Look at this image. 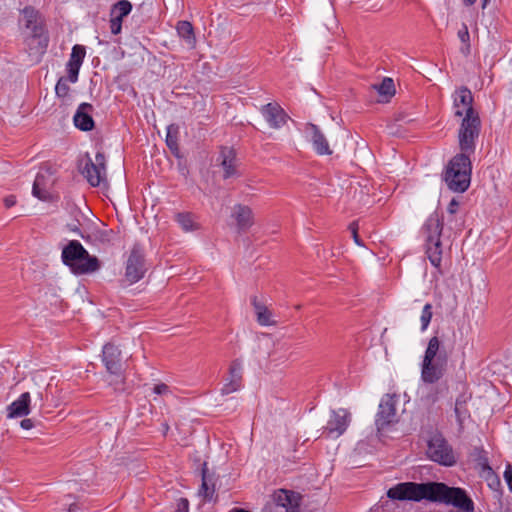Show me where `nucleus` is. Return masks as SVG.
<instances>
[{
    "label": "nucleus",
    "mask_w": 512,
    "mask_h": 512,
    "mask_svg": "<svg viewBox=\"0 0 512 512\" xmlns=\"http://www.w3.org/2000/svg\"><path fill=\"white\" fill-rule=\"evenodd\" d=\"M387 496L392 500H410L419 502L423 499L443 503L457 508L460 512H474L473 500L460 487H450L441 482H403L391 487Z\"/></svg>",
    "instance_id": "obj_1"
},
{
    "label": "nucleus",
    "mask_w": 512,
    "mask_h": 512,
    "mask_svg": "<svg viewBox=\"0 0 512 512\" xmlns=\"http://www.w3.org/2000/svg\"><path fill=\"white\" fill-rule=\"evenodd\" d=\"M21 15L19 23L29 32L24 40L27 50L30 55L40 56L48 46L43 18L32 6L22 9Z\"/></svg>",
    "instance_id": "obj_2"
},
{
    "label": "nucleus",
    "mask_w": 512,
    "mask_h": 512,
    "mask_svg": "<svg viewBox=\"0 0 512 512\" xmlns=\"http://www.w3.org/2000/svg\"><path fill=\"white\" fill-rule=\"evenodd\" d=\"M61 260L75 275L92 274L100 269V261L90 255L77 240H70L61 252Z\"/></svg>",
    "instance_id": "obj_3"
},
{
    "label": "nucleus",
    "mask_w": 512,
    "mask_h": 512,
    "mask_svg": "<svg viewBox=\"0 0 512 512\" xmlns=\"http://www.w3.org/2000/svg\"><path fill=\"white\" fill-rule=\"evenodd\" d=\"M471 179V161L467 154L454 156L445 171L444 180L448 188L454 192H464L468 189Z\"/></svg>",
    "instance_id": "obj_4"
},
{
    "label": "nucleus",
    "mask_w": 512,
    "mask_h": 512,
    "mask_svg": "<svg viewBox=\"0 0 512 512\" xmlns=\"http://www.w3.org/2000/svg\"><path fill=\"white\" fill-rule=\"evenodd\" d=\"M442 230L443 223L437 213L431 214L422 228L427 257L436 268L440 267L442 261Z\"/></svg>",
    "instance_id": "obj_5"
},
{
    "label": "nucleus",
    "mask_w": 512,
    "mask_h": 512,
    "mask_svg": "<svg viewBox=\"0 0 512 512\" xmlns=\"http://www.w3.org/2000/svg\"><path fill=\"white\" fill-rule=\"evenodd\" d=\"M481 131V120L479 114L468 115L460 118L458 129V145L461 150L460 154L471 155L475 151L476 141Z\"/></svg>",
    "instance_id": "obj_6"
},
{
    "label": "nucleus",
    "mask_w": 512,
    "mask_h": 512,
    "mask_svg": "<svg viewBox=\"0 0 512 512\" xmlns=\"http://www.w3.org/2000/svg\"><path fill=\"white\" fill-rule=\"evenodd\" d=\"M83 176L87 179L88 183L93 187L107 186V170L106 159L102 152L95 155L92 160L87 157L85 166L82 169Z\"/></svg>",
    "instance_id": "obj_7"
},
{
    "label": "nucleus",
    "mask_w": 512,
    "mask_h": 512,
    "mask_svg": "<svg viewBox=\"0 0 512 512\" xmlns=\"http://www.w3.org/2000/svg\"><path fill=\"white\" fill-rule=\"evenodd\" d=\"M427 455L432 461L444 466H452L456 462L452 448L441 435L431 437Z\"/></svg>",
    "instance_id": "obj_8"
},
{
    "label": "nucleus",
    "mask_w": 512,
    "mask_h": 512,
    "mask_svg": "<svg viewBox=\"0 0 512 512\" xmlns=\"http://www.w3.org/2000/svg\"><path fill=\"white\" fill-rule=\"evenodd\" d=\"M147 271L144 253L139 246L131 250L125 267V278L133 284L140 281Z\"/></svg>",
    "instance_id": "obj_9"
},
{
    "label": "nucleus",
    "mask_w": 512,
    "mask_h": 512,
    "mask_svg": "<svg viewBox=\"0 0 512 512\" xmlns=\"http://www.w3.org/2000/svg\"><path fill=\"white\" fill-rule=\"evenodd\" d=\"M453 114L457 118L476 115L478 112L473 107V95L466 87L457 89L453 94Z\"/></svg>",
    "instance_id": "obj_10"
},
{
    "label": "nucleus",
    "mask_w": 512,
    "mask_h": 512,
    "mask_svg": "<svg viewBox=\"0 0 512 512\" xmlns=\"http://www.w3.org/2000/svg\"><path fill=\"white\" fill-rule=\"evenodd\" d=\"M447 358L439 355L437 359L424 358L422 362L421 378L425 383L433 384L440 380L446 370Z\"/></svg>",
    "instance_id": "obj_11"
},
{
    "label": "nucleus",
    "mask_w": 512,
    "mask_h": 512,
    "mask_svg": "<svg viewBox=\"0 0 512 512\" xmlns=\"http://www.w3.org/2000/svg\"><path fill=\"white\" fill-rule=\"evenodd\" d=\"M396 404L395 395L385 394L382 397L375 420L378 430L384 429L396 420Z\"/></svg>",
    "instance_id": "obj_12"
},
{
    "label": "nucleus",
    "mask_w": 512,
    "mask_h": 512,
    "mask_svg": "<svg viewBox=\"0 0 512 512\" xmlns=\"http://www.w3.org/2000/svg\"><path fill=\"white\" fill-rule=\"evenodd\" d=\"M349 423L350 413L346 409L333 410L324 427V433H326L328 437L338 438L346 431Z\"/></svg>",
    "instance_id": "obj_13"
},
{
    "label": "nucleus",
    "mask_w": 512,
    "mask_h": 512,
    "mask_svg": "<svg viewBox=\"0 0 512 512\" xmlns=\"http://www.w3.org/2000/svg\"><path fill=\"white\" fill-rule=\"evenodd\" d=\"M224 381L221 389L222 394L228 395L242 388L243 363L241 360L235 359L230 363L228 375Z\"/></svg>",
    "instance_id": "obj_14"
},
{
    "label": "nucleus",
    "mask_w": 512,
    "mask_h": 512,
    "mask_svg": "<svg viewBox=\"0 0 512 512\" xmlns=\"http://www.w3.org/2000/svg\"><path fill=\"white\" fill-rule=\"evenodd\" d=\"M102 353V361L107 372L122 381L121 351L112 344H106Z\"/></svg>",
    "instance_id": "obj_15"
},
{
    "label": "nucleus",
    "mask_w": 512,
    "mask_h": 512,
    "mask_svg": "<svg viewBox=\"0 0 512 512\" xmlns=\"http://www.w3.org/2000/svg\"><path fill=\"white\" fill-rule=\"evenodd\" d=\"M275 506L284 508L285 512H299L300 496L298 493L280 489L274 493Z\"/></svg>",
    "instance_id": "obj_16"
},
{
    "label": "nucleus",
    "mask_w": 512,
    "mask_h": 512,
    "mask_svg": "<svg viewBox=\"0 0 512 512\" xmlns=\"http://www.w3.org/2000/svg\"><path fill=\"white\" fill-rule=\"evenodd\" d=\"M262 115L270 127L279 129L286 124L287 114L276 103H268L262 107Z\"/></svg>",
    "instance_id": "obj_17"
},
{
    "label": "nucleus",
    "mask_w": 512,
    "mask_h": 512,
    "mask_svg": "<svg viewBox=\"0 0 512 512\" xmlns=\"http://www.w3.org/2000/svg\"><path fill=\"white\" fill-rule=\"evenodd\" d=\"M306 130L310 135V139H311L313 148L317 154H319V155H331L332 154V150L329 147L328 141L318 126L310 123L307 125Z\"/></svg>",
    "instance_id": "obj_18"
},
{
    "label": "nucleus",
    "mask_w": 512,
    "mask_h": 512,
    "mask_svg": "<svg viewBox=\"0 0 512 512\" xmlns=\"http://www.w3.org/2000/svg\"><path fill=\"white\" fill-rule=\"evenodd\" d=\"M240 231L248 230L254 223L253 212L249 206L236 204L233 207L231 215Z\"/></svg>",
    "instance_id": "obj_19"
},
{
    "label": "nucleus",
    "mask_w": 512,
    "mask_h": 512,
    "mask_svg": "<svg viewBox=\"0 0 512 512\" xmlns=\"http://www.w3.org/2000/svg\"><path fill=\"white\" fill-rule=\"evenodd\" d=\"M92 110V105L89 103H82L79 105L75 115L74 124L82 131H90L94 127V120L89 114Z\"/></svg>",
    "instance_id": "obj_20"
},
{
    "label": "nucleus",
    "mask_w": 512,
    "mask_h": 512,
    "mask_svg": "<svg viewBox=\"0 0 512 512\" xmlns=\"http://www.w3.org/2000/svg\"><path fill=\"white\" fill-rule=\"evenodd\" d=\"M31 397L29 392L22 393L19 398L13 401L7 408L9 418H18L30 413Z\"/></svg>",
    "instance_id": "obj_21"
},
{
    "label": "nucleus",
    "mask_w": 512,
    "mask_h": 512,
    "mask_svg": "<svg viewBox=\"0 0 512 512\" xmlns=\"http://www.w3.org/2000/svg\"><path fill=\"white\" fill-rule=\"evenodd\" d=\"M252 306L254 307L256 320L261 326H274L276 321L273 319V313L266 305L259 302L256 296L251 298Z\"/></svg>",
    "instance_id": "obj_22"
},
{
    "label": "nucleus",
    "mask_w": 512,
    "mask_h": 512,
    "mask_svg": "<svg viewBox=\"0 0 512 512\" xmlns=\"http://www.w3.org/2000/svg\"><path fill=\"white\" fill-rule=\"evenodd\" d=\"M176 30L179 37L186 42L188 48L194 49L196 47L194 28L189 21H179Z\"/></svg>",
    "instance_id": "obj_23"
},
{
    "label": "nucleus",
    "mask_w": 512,
    "mask_h": 512,
    "mask_svg": "<svg viewBox=\"0 0 512 512\" xmlns=\"http://www.w3.org/2000/svg\"><path fill=\"white\" fill-rule=\"evenodd\" d=\"M221 157V165L224 169V178L234 176L236 174L234 152L231 149L225 148L221 151Z\"/></svg>",
    "instance_id": "obj_24"
},
{
    "label": "nucleus",
    "mask_w": 512,
    "mask_h": 512,
    "mask_svg": "<svg viewBox=\"0 0 512 512\" xmlns=\"http://www.w3.org/2000/svg\"><path fill=\"white\" fill-rule=\"evenodd\" d=\"M132 10V4L128 0H121L114 4L110 11L111 19L122 22Z\"/></svg>",
    "instance_id": "obj_25"
},
{
    "label": "nucleus",
    "mask_w": 512,
    "mask_h": 512,
    "mask_svg": "<svg viewBox=\"0 0 512 512\" xmlns=\"http://www.w3.org/2000/svg\"><path fill=\"white\" fill-rule=\"evenodd\" d=\"M45 180V175L38 173L32 188V194L42 201H46L50 198V193L45 187Z\"/></svg>",
    "instance_id": "obj_26"
},
{
    "label": "nucleus",
    "mask_w": 512,
    "mask_h": 512,
    "mask_svg": "<svg viewBox=\"0 0 512 512\" xmlns=\"http://www.w3.org/2000/svg\"><path fill=\"white\" fill-rule=\"evenodd\" d=\"M373 88L383 97V101H388L395 94V85L392 78L386 77L380 84L373 85Z\"/></svg>",
    "instance_id": "obj_27"
},
{
    "label": "nucleus",
    "mask_w": 512,
    "mask_h": 512,
    "mask_svg": "<svg viewBox=\"0 0 512 512\" xmlns=\"http://www.w3.org/2000/svg\"><path fill=\"white\" fill-rule=\"evenodd\" d=\"M176 221L185 232H191L199 228L191 213H178Z\"/></svg>",
    "instance_id": "obj_28"
},
{
    "label": "nucleus",
    "mask_w": 512,
    "mask_h": 512,
    "mask_svg": "<svg viewBox=\"0 0 512 512\" xmlns=\"http://www.w3.org/2000/svg\"><path fill=\"white\" fill-rule=\"evenodd\" d=\"M214 485L210 486L207 481L206 477V463L204 464L203 470H202V484L199 489V495L204 498L206 501H212L214 496Z\"/></svg>",
    "instance_id": "obj_29"
},
{
    "label": "nucleus",
    "mask_w": 512,
    "mask_h": 512,
    "mask_svg": "<svg viewBox=\"0 0 512 512\" xmlns=\"http://www.w3.org/2000/svg\"><path fill=\"white\" fill-rule=\"evenodd\" d=\"M85 54H86V51H85V48L84 46H81V45H75L73 48H72V52H71V55H70V59L67 63V66H77V67H81L82 63H83V60H84V57H85Z\"/></svg>",
    "instance_id": "obj_30"
},
{
    "label": "nucleus",
    "mask_w": 512,
    "mask_h": 512,
    "mask_svg": "<svg viewBox=\"0 0 512 512\" xmlns=\"http://www.w3.org/2000/svg\"><path fill=\"white\" fill-rule=\"evenodd\" d=\"M457 35L463 44L460 51L462 54L467 56L470 53V34L468 31V27L465 24H463L462 28L458 31Z\"/></svg>",
    "instance_id": "obj_31"
},
{
    "label": "nucleus",
    "mask_w": 512,
    "mask_h": 512,
    "mask_svg": "<svg viewBox=\"0 0 512 512\" xmlns=\"http://www.w3.org/2000/svg\"><path fill=\"white\" fill-rule=\"evenodd\" d=\"M439 349H440V340L438 339V337L433 336L432 338H430V340L428 342V346L426 348L424 358H428V359H432V360L437 359L439 356L438 355Z\"/></svg>",
    "instance_id": "obj_32"
},
{
    "label": "nucleus",
    "mask_w": 512,
    "mask_h": 512,
    "mask_svg": "<svg viewBox=\"0 0 512 512\" xmlns=\"http://www.w3.org/2000/svg\"><path fill=\"white\" fill-rule=\"evenodd\" d=\"M177 133H178V127L177 126H175V125L168 126V128H167V136H166V143H167L168 147L172 151H177L178 150Z\"/></svg>",
    "instance_id": "obj_33"
},
{
    "label": "nucleus",
    "mask_w": 512,
    "mask_h": 512,
    "mask_svg": "<svg viewBox=\"0 0 512 512\" xmlns=\"http://www.w3.org/2000/svg\"><path fill=\"white\" fill-rule=\"evenodd\" d=\"M432 315H433L432 305L430 303L425 304L422 309V313H421V317H420L422 331H425L428 328V326L431 322V319H432Z\"/></svg>",
    "instance_id": "obj_34"
},
{
    "label": "nucleus",
    "mask_w": 512,
    "mask_h": 512,
    "mask_svg": "<svg viewBox=\"0 0 512 512\" xmlns=\"http://www.w3.org/2000/svg\"><path fill=\"white\" fill-rule=\"evenodd\" d=\"M465 404L466 399L463 396L456 399L454 411L460 423L462 422L463 418H465L467 415Z\"/></svg>",
    "instance_id": "obj_35"
},
{
    "label": "nucleus",
    "mask_w": 512,
    "mask_h": 512,
    "mask_svg": "<svg viewBox=\"0 0 512 512\" xmlns=\"http://www.w3.org/2000/svg\"><path fill=\"white\" fill-rule=\"evenodd\" d=\"M55 92L59 97H65L68 95L69 86L65 78H60L55 86Z\"/></svg>",
    "instance_id": "obj_36"
},
{
    "label": "nucleus",
    "mask_w": 512,
    "mask_h": 512,
    "mask_svg": "<svg viewBox=\"0 0 512 512\" xmlns=\"http://www.w3.org/2000/svg\"><path fill=\"white\" fill-rule=\"evenodd\" d=\"M348 229L351 232L355 244H357L358 246H363V243L358 235V223L356 221L350 223Z\"/></svg>",
    "instance_id": "obj_37"
},
{
    "label": "nucleus",
    "mask_w": 512,
    "mask_h": 512,
    "mask_svg": "<svg viewBox=\"0 0 512 512\" xmlns=\"http://www.w3.org/2000/svg\"><path fill=\"white\" fill-rule=\"evenodd\" d=\"M79 70H80V67H77L75 65L67 66L68 77L66 80L70 81L71 83L77 82Z\"/></svg>",
    "instance_id": "obj_38"
},
{
    "label": "nucleus",
    "mask_w": 512,
    "mask_h": 512,
    "mask_svg": "<svg viewBox=\"0 0 512 512\" xmlns=\"http://www.w3.org/2000/svg\"><path fill=\"white\" fill-rule=\"evenodd\" d=\"M487 470L488 474L490 475V478H488L489 487L492 488L493 490H497L501 485L500 480L497 476L493 474L492 469L490 467H488Z\"/></svg>",
    "instance_id": "obj_39"
},
{
    "label": "nucleus",
    "mask_w": 512,
    "mask_h": 512,
    "mask_svg": "<svg viewBox=\"0 0 512 512\" xmlns=\"http://www.w3.org/2000/svg\"><path fill=\"white\" fill-rule=\"evenodd\" d=\"M176 512H189V502L186 498L178 500Z\"/></svg>",
    "instance_id": "obj_40"
},
{
    "label": "nucleus",
    "mask_w": 512,
    "mask_h": 512,
    "mask_svg": "<svg viewBox=\"0 0 512 512\" xmlns=\"http://www.w3.org/2000/svg\"><path fill=\"white\" fill-rule=\"evenodd\" d=\"M153 391L158 395H166L170 392L168 385L161 383L154 386Z\"/></svg>",
    "instance_id": "obj_41"
},
{
    "label": "nucleus",
    "mask_w": 512,
    "mask_h": 512,
    "mask_svg": "<svg viewBox=\"0 0 512 512\" xmlns=\"http://www.w3.org/2000/svg\"><path fill=\"white\" fill-rule=\"evenodd\" d=\"M122 29V22L116 21L114 19H110V30L111 33L114 35H117L121 32Z\"/></svg>",
    "instance_id": "obj_42"
},
{
    "label": "nucleus",
    "mask_w": 512,
    "mask_h": 512,
    "mask_svg": "<svg viewBox=\"0 0 512 512\" xmlns=\"http://www.w3.org/2000/svg\"><path fill=\"white\" fill-rule=\"evenodd\" d=\"M504 478L507 482L509 489L512 491V467L510 465L507 466L504 472Z\"/></svg>",
    "instance_id": "obj_43"
},
{
    "label": "nucleus",
    "mask_w": 512,
    "mask_h": 512,
    "mask_svg": "<svg viewBox=\"0 0 512 512\" xmlns=\"http://www.w3.org/2000/svg\"><path fill=\"white\" fill-rule=\"evenodd\" d=\"M20 426L25 430H30L34 427V422L32 421V419L26 418L20 422Z\"/></svg>",
    "instance_id": "obj_44"
},
{
    "label": "nucleus",
    "mask_w": 512,
    "mask_h": 512,
    "mask_svg": "<svg viewBox=\"0 0 512 512\" xmlns=\"http://www.w3.org/2000/svg\"><path fill=\"white\" fill-rule=\"evenodd\" d=\"M458 207L459 203L455 199H452L447 207V211L450 214H455L457 212Z\"/></svg>",
    "instance_id": "obj_45"
},
{
    "label": "nucleus",
    "mask_w": 512,
    "mask_h": 512,
    "mask_svg": "<svg viewBox=\"0 0 512 512\" xmlns=\"http://www.w3.org/2000/svg\"><path fill=\"white\" fill-rule=\"evenodd\" d=\"M16 204V197L14 195H9L4 198V205L7 208H10Z\"/></svg>",
    "instance_id": "obj_46"
},
{
    "label": "nucleus",
    "mask_w": 512,
    "mask_h": 512,
    "mask_svg": "<svg viewBox=\"0 0 512 512\" xmlns=\"http://www.w3.org/2000/svg\"><path fill=\"white\" fill-rule=\"evenodd\" d=\"M262 512H274V511H273V505H271V504L266 505V506L263 508Z\"/></svg>",
    "instance_id": "obj_47"
},
{
    "label": "nucleus",
    "mask_w": 512,
    "mask_h": 512,
    "mask_svg": "<svg viewBox=\"0 0 512 512\" xmlns=\"http://www.w3.org/2000/svg\"><path fill=\"white\" fill-rule=\"evenodd\" d=\"M169 430V425L167 423H164L163 424V434L166 435V433L168 432Z\"/></svg>",
    "instance_id": "obj_48"
},
{
    "label": "nucleus",
    "mask_w": 512,
    "mask_h": 512,
    "mask_svg": "<svg viewBox=\"0 0 512 512\" xmlns=\"http://www.w3.org/2000/svg\"><path fill=\"white\" fill-rule=\"evenodd\" d=\"M466 5H473L477 0H463Z\"/></svg>",
    "instance_id": "obj_49"
},
{
    "label": "nucleus",
    "mask_w": 512,
    "mask_h": 512,
    "mask_svg": "<svg viewBox=\"0 0 512 512\" xmlns=\"http://www.w3.org/2000/svg\"><path fill=\"white\" fill-rule=\"evenodd\" d=\"M70 229H71L72 231H75V232L77 231V228H76V227H74V226H71V228H70Z\"/></svg>",
    "instance_id": "obj_50"
}]
</instances>
